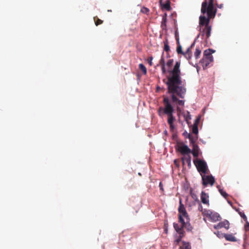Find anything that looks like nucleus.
Here are the masks:
<instances>
[{
  "label": "nucleus",
  "mask_w": 249,
  "mask_h": 249,
  "mask_svg": "<svg viewBox=\"0 0 249 249\" xmlns=\"http://www.w3.org/2000/svg\"><path fill=\"white\" fill-rule=\"evenodd\" d=\"M180 66V61H177L173 69L169 71L167 78L163 80L167 85L168 93L171 94L172 103L177 105V110L178 112L181 111L179 106L183 107L185 102L179 98H184L186 92L185 83L181 77Z\"/></svg>",
  "instance_id": "obj_1"
},
{
  "label": "nucleus",
  "mask_w": 249,
  "mask_h": 249,
  "mask_svg": "<svg viewBox=\"0 0 249 249\" xmlns=\"http://www.w3.org/2000/svg\"><path fill=\"white\" fill-rule=\"evenodd\" d=\"M201 12L202 14H207V17L200 16L199 17V25L200 27L209 25L211 18L215 17L216 9L214 7V0H205L202 3Z\"/></svg>",
  "instance_id": "obj_2"
},
{
  "label": "nucleus",
  "mask_w": 249,
  "mask_h": 249,
  "mask_svg": "<svg viewBox=\"0 0 249 249\" xmlns=\"http://www.w3.org/2000/svg\"><path fill=\"white\" fill-rule=\"evenodd\" d=\"M215 52V50L209 49L204 51L203 57L200 60V63L202 65L203 69H206L209 65L213 61V56L212 53Z\"/></svg>",
  "instance_id": "obj_3"
},
{
  "label": "nucleus",
  "mask_w": 249,
  "mask_h": 249,
  "mask_svg": "<svg viewBox=\"0 0 249 249\" xmlns=\"http://www.w3.org/2000/svg\"><path fill=\"white\" fill-rule=\"evenodd\" d=\"M174 108L173 106H170L168 105L167 107L165 109V114L168 116L167 122L169 125L170 129L173 130L175 129L174 122L175 121V118L173 116Z\"/></svg>",
  "instance_id": "obj_4"
},
{
  "label": "nucleus",
  "mask_w": 249,
  "mask_h": 249,
  "mask_svg": "<svg viewBox=\"0 0 249 249\" xmlns=\"http://www.w3.org/2000/svg\"><path fill=\"white\" fill-rule=\"evenodd\" d=\"M194 162L199 172H201L203 174L207 173L208 168L205 161L201 160H194Z\"/></svg>",
  "instance_id": "obj_5"
},
{
  "label": "nucleus",
  "mask_w": 249,
  "mask_h": 249,
  "mask_svg": "<svg viewBox=\"0 0 249 249\" xmlns=\"http://www.w3.org/2000/svg\"><path fill=\"white\" fill-rule=\"evenodd\" d=\"M179 212L178 218L179 221H180V217L183 218V217L186 218V220H189V216L186 210L184 207V205L182 203L181 200H179V206L178 209Z\"/></svg>",
  "instance_id": "obj_6"
},
{
  "label": "nucleus",
  "mask_w": 249,
  "mask_h": 249,
  "mask_svg": "<svg viewBox=\"0 0 249 249\" xmlns=\"http://www.w3.org/2000/svg\"><path fill=\"white\" fill-rule=\"evenodd\" d=\"M202 183L203 185L205 186H206L207 185L209 184L211 186L213 185L215 182V179L212 175H202Z\"/></svg>",
  "instance_id": "obj_7"
},
{
  "label": "nucleus",
  "mask_w": 249,
  "mask_h": 249,
  "mask_svg": "<svg viewBox=\"0 0 249 249\" xmlns=\"http://www.w3.org/2000/svg\"><path fill=\"white\" fill-rule=\"evenodd\" d=\"M182 155H189L191 153V150L186 145H184L183 143L178 144L177 147L176 148Z\"/></svg>",
  "instance_id": "obj_8"
},
{
  "label": "nucleus",
  "mask_w": 249,
  "mask_h": 249,
  "mask_svg": "<svg viewBox=\"0 0 249 249\" xmlns=\"http://www.w3.org/2000/svg\"><path fill=\"white\" fill-rule=\"evenodd\" d=\"M163 103L164 106V107H160L158 109V113L160 116H161L162 114L164 113L165 114V109L169 105L170 106H172L171 102L168 97L163 96Z\"/></svg>",
  "instance_id": "obj_9"
},
{
  "label": "nucleus",
  "mask_w": 249,
  "mask_h": 249,
  "mask_svg": "<svg viewBox=\"0 0 249 249\" xmlns=\"http://www.w3.org/2000/svg\"><path fill=\"white\" fill-rule=\"evenodd\" d=\"M206 216L210 218L211 221L215 222L219 221L221 219L220 215L217 213L209 212L206 214Z\"/></svg>",
  "instance_id": "obj_10"
},
{
  "label": "nucleus",
  "mask_w": 249,
  "mask_h": 249,
  "mask_svg": "<svg viewBox=\"0 0 249 249\" xmlns=\"http://www.w3.org/2000/svg\"><path fill=\"white\" fill-rule=\"evenodd\" d=\"M229 222L228 220H224L221 222H219L216 225H214L213 226V228L214 229L217 230L220 229L222 228H225L226 229L228 230L229 229Z\"/></svg>",
  "instance_id": "obj_11"
},
{
  "label": "nucleus",
  "mask_w": 249,
  "mask_h": 249,
  "mask_svg": "<svg viewBox=\"0 0 249 249\" xmlns=\"http://www.w3.org/2000/svg\"><path fill=\"white\" fill-rule=\"evenodd\" d=\"M211 30L212 27L210 25H207L206 27H204V28L202 29V35H205L206 38H209L211 36Z\"/></svg>",
  "instance_id": "obj_12"
},
{
  "label": "nucleus",
  "mask_w": 249,
  "mask_h": 249,
  "mask_svg": "<svg viewBox=\"0 0 249 249\" xmlns=\"http://www.w3.org/2000/svg\"><path fill=\"white\" fill-rule=\"evenodd\" d=\"M174 228L176 231L179 234V235H180L181 237H183L184 236V230H183V227L182 226V225H181V226H179L178 224L177 223H174Z\"/></svg>",
  "instance_id": "obj_13"
},
{
  "label": "nucleus",
  "mask_w": 249,
  "mask_h": 249,
  "mask_svg": "<svg viewBox=\"0 0 249 249\" xmlns=\"http://www.w3.org/2000/svg\"><path fill=\"white\" fill-rule=\"evenodd\" d=\"M201 200L204 204L209 205V196L203 191L201 194Z\"/></svg>",
  "instance_id": "obj_14"
},
{
  "label": "nucleus",
  "mask_w": 249,
  "mask_h": 249,
  "mask_svg": "<svg viewBox=\"0 0 249 249\" xmlns=\"http://www.w3.org/2000/svg\"><path fill=\"white\" fill-rule=\"evenodd\" d=\"M183 228H185L188 231H191L192 229V227L191 226L190 224L188 222V220H187L186 222H185L183 218H181L180 217V221Z\"/></svg>",
  "instance_id": "obj_15"
},
{
  "label": "nucleus",
  "mask_w": 249,
  "mask_h": 249,
  "mask_svg": "<svg viewBox=\"0 0 249 249\" xmlns=\"http://www.w3.org/2000/svg\"><path fill=\"white\" fill-rule=\"evenodd\" d=\"M222 236L226 239V240L231 242H235L236 241V238L231 234H221Z\"/></svg>",
  "instance_id": "obj_16"
},
{
  "label": "nucleus",
  "mask_w": 249,
  "mask_h": 249,
  "mask_svg": "<svg viewBox=\"0 0 249 249\" xmlns=\"http://www.w3.org/2000/svg\"><path fill=\"white\" fill-rule=\"evenodd\" d=\"M193 156L196 158L199 155V147L197 144L193 145V150L191 151Z\"/></svg>",
  "instance_id": "obj_17"
},
{
  "label": "nucleus",
  "mask_w": 249,
  "mask_h": 249,
  "mask_svg": "<svg viewBox=\"0 0 249 249\" xmlns=\"http://www.w3.org/2000/svg\"><path fill=\"white\" fill-rule=\"evenodd\" d=\"M183 164H184L185 161L187 162L188 166H190L191 164V157L190 155H187L186 156H184L181 159Z\"/></svg>",
  "instance_id": "obj_18"
},
{
  "label": "nucleus",
  "mask_w": 249,
  "mask_h": 249,
  "mask_svg": "<svg viewBox=\"0 0 249 249\" xmlns=\"http://www.w3.org/2000/svg\"><path fill=\"white\" fill-rule=\"evenodd\" d=\"M164 48L163 50L164 51H165L167 53V57H169V54L168 53V52L170 51V46L169 45V42L168 41V39L166 38L164 41Z\"/></svg>",
  "instance_id": "obj_19"
},
{
  "label": "nucleus",
  "mask_w": 249,
  "mask_h": 249,
  "mask_svg": "<svg viewBox=\"0 0 249 249\" xmlns=\"http://www.w3.org/2000/svg\"><path fill=\"white\" fill-rule=\"evenodd\" d=\"M188 138L189 139L190 143L192 144V145L196 144L195 143L198 138L197 135H195V136H194L191 134H188Z\"/></svg>",
  "instance_id": "obj_20"
},
{
  "label": "nucleus",
  "mask_w": 249,
  "mask_h": 249,
  "mask_svg": "<svg viewBox=\"0 0 249 249\" xmlns=\"http://www.w3.org/2000/svg\"><path fill=\"white\" fill-rule=\"evenodd\" d=\"M180 249H191V246L189 243L183 241Z\"/></svg>",
  "instance_id": "obj_21"
},
{
  "label": "nucleus",
  "mask_w": 249,
  "mask_h": 249,
  "mask_svg": "<svg viewBox=\"0 0 249 249\" xmlns=\"http://www.w3.org/2000/svg\"><path fill=\"white\" fill-rule=\"evenodd\" d=\"M176 39L177 40L178 45L177 48V52L178 54H182L183 53V52L182 50V47L181 45L179 44L178 38L177 37V36H176Z\"/></svg>",
  "instance_id": "obj_22"
},
{
  "label": "nucleus",
  "mask_w": 249,
  "mask_h": 249,
  "mask_svg": "<svg viewBox=\"0 0 249 249\" xmlns=\"http://www.w3.org/2000/svg\"><path fill=\"white\" fill-rule=\"evenodd\" d=\"M201 53V51L200 50L199 48H196V51L194 53V56L196 59H198L200 57V54Z\"/></svg>",
  "instance_id": "obj_23"
},
{
  "label": "nucleus",
  "mask_w": 249,
  "mask_h": 249,
  "mask_svg": "<svg viewBox=\"0 0 249 249\" xmlns=\"http://www.w3.org/2000/svg\"><path fill=\"white\" fill-rule=\"evenodd\" d=\"M162 8L169 11L171 9L170 4L169 1H166L164 4L162 5Z\"/></svg>",
  "instance_id": "obj_24"
},
{
  "label": "nucleus",
  "mask_w": 249,
  "mask_h": 249,
  "mask_svg": "<svg viewBox=\"0 0 249 249\" xmlns=\"http://www.w3.org/2000/svg\"><path fill=\"white\" fill-rule=\"evenodd\" d=\"M139 69L142 71L143 74H146L147 73V69L144 65L140 64L139 65Z\"/></svg>",
  "instance_id": "obj_25"
},
{
  "label": "nucleus",
  "mask_w": 249,
  "mask_h": 249,
  "mask_svg": "<svg viewBox=\"0 0 249 249\" xmlns=\"http://www.w3.org/2000/svg\"><path fill=\"white\" fill-rule=\"evenodd\" d=\"M94 20L95 21V23L96 26L101 24L103 22V20L98 18L97 17L94 18Z\"/></svg>",
  "instance_id": "obj_26"
},
{
  "label": "nucleus",
  "mask_w": 249,
  "mask_h": 249,
  "mask_svg": "<svg viewBox=\"0 0 249 249\" xmlns=\"http://www.w3.org/2000/svg\"><path fill=\"white\" fill-rule=\"evenodd\" d=\"M192 132L196 135H197V134L198 133V126H196V125H193Z\"/></svg>",
  "instance_id": "obj_27"
},
{
  "label": "nucleus",
  "mask_w": 249,
  "mask_h": 249,
  "mask_svg": "<svg viewBox=\"0 0 249 249\" xmlns=\"http://www.w3.org/2000/svg\"><path fill=\"white\" fill-rule=\"evenodd\" d=\"M219 192L224 198H226L228 197V194H227L226 192L223 191L222 189L219 188Z\"/></svg>",
  "instance_id": "obj_28"
},
{
  "label": "nucleus",
  "mask_w": 249,
  "mask_h": 249,
  "mask_svg": "<svg viewBox=\"0 0 249 249\" xmlns=\"http://www.w3.org/2000/svg\"><path fill=\"white\" fill-rule=\"evenodd\" d=\"M182 54L188 60H190L191 58L192 53H188L187 52H184V53L183 52Z\"/></svg>",
  "instance_id": "obj_29"
},
{
  "label": "nucleus",
  "mask_w": 249,
  "mask_h": 249,
  "mask_svg": "<svg viewBox=\"0 0 249 249\" xmlns=\"http://www.w3.org/2000/svg\"><path fill=\"white\" fill-rule=\"evenodd\" d=\"M163 53H162V56L159 62L160 64L161 65V66L165 65V60L163 57Z\"/></svg>",
  "instance_id": "obj_30"
},
{
  "label": "nucleus",
  "mask_w": 249,
  "mask_h": 249,
  "mask_svg": "<svg viewBox=\"0 0 249 249\" xmlns=\"http://www.w3.org/2000/svg\"><path fill=\"white\" fill-rule=\"evenodd\" d=\"M141 12L143 14H148V13L149 12V10L148 8L146 7H143L142 8Z\"/></svg>",
  "instance_id": "obj_31"
},
{
  "label": "nucleus",
  "mask_w": 249,
  "mask_h": 249,
  "mask_svg": "<svg viewBox=\"0 0 249 249\" xmlns=\"http://www.w3.org/2000/svg\"><path fill=\"white\" fill-rule=\"evenodd\" d=\"M239 214L244 220L245 221H247V217L244 212H239Z\"/></svg>",
  "instance_id": "obj_32"
},
{
  "label": "nucleus",
  "mask_w": 249,
  "mask_h": 249,
  "mask_svg": "<svg viewBox=\"0 0 249 249\" xmlns=\"http://www.w3.org/2000/svg\"><path fill=\"white\" fill-rule=\"evenodd\" d=\"M191 195L192 197L193 198L194 200H195L196 201L199 202V199H198L197 196L195 194L191 193Z\"/></svg>",
  "instance_id": "obj_33"
},
{
  "label": "nucleus",
  "mask_w": 249,
  "mask_h": 249,
  "mask_svg": "<svg viewBox=\"0 0 249 249\" xmlns=\"http://www.w3.org/2000/svg\"><path fill=\"white\" fill-rule=\"evenodd\" d=\"M200 120V116H198L196 120L193 124V125H196V126H198V124L199 123Z\"/></svg>",
  "instance_id": "obj_34"
},
{
  "label": "nucleus",
  "mask_w": 249,
  "mask_h": 249,
  "mask_svg": "<svg viewBox=\"0 0 249 249\" xmlns=\"http://www.w3.org/2000/svg\"><path fill=\"white\" fill-rule=\"evenodd\" d=\"M173 62H174V60L173 59H169L167 61L166 65L168 67H171L173 65Z\"/></svg>",
  "instance_id": "obj_35"
},
{
  "label": "nucleus",
  "mask_w": 249,
  "mask_h": 249,
  "mask_svg": "<svg viewBox=\"0 0 249 249\" xmlns=\"http://www.w3.org/2000/svg\"><path fill=\"white\" fill-rule=\"evenodd\" d=\"M246 222V224L245 225V230L246 231H248L249 230V222L247 220Z\"/></svg>",
  "instance_id": "obj_36"
},
{
  "label": "nucleus",
  "mask_w": 249,
  "mask_h": 249,
  "mask_svg": "<svg viewBox=\"0 0 249 249\" xmlns=\"http://www.w3.org/2000/svg\"><path fill=\"white\" fill-rule=\"evenodd\" d=\"M214 234H215L219 238H223L224 237V236H222V235H221V234H223L222 233H221L220 232H219V231H217L216 232H214Z\"/></svg>",
  "instance_id": "obj_37"
},
{
  "label": "nucleus",
  "mask_w": 249,
  "mask_h": 249,
  "mask_svg": "<svg viewBox=\"0 0 249 249\" xmlns=\"http://www.w3.org/2000/svg\"><path fill=\"white\" fill-rule=\"evenodd\" d=\"M152 59H153V57L151 56V57H149L148 59H147V61L149 64V65L150 66H152Z\"/></svg>",
  "instance_id": "obj_38"
},
{
  "label": "nucleus",
  "mask_w": 249,
  "mask_h": 249,
  "mask_svg": "<svg viewBox=\"0 0 249 249\" xmlns=\"http://www.w3.org/2000/svg\"><path fill=\"white\" fill-rule=\"evenodd\" d=\"M161 67L162 73L163 74L165 73L166 72V69H165V66H161Z\"/></svg>",
  "instance_id": "obj_39"
},
{
  "label": "nucleus",
  "mask_w": 249,
  "mask_h": 249,
  "mask_svg": "<svg viewBox=\"0 0 249 249\" xmlns=\"http://www.w3.org/2000/svg\"><path fill=\"white\" fill-rule=\"evenodd\" d=\"M187 113H188V115L186 116V118H185V120L186 121H188V120H190L191 119V116L189 114V112H188Z\"/></svg>",
  "instance_id": "obj_40"
},
{
  "label": "nucleus",
  "mask_w": 249,
  "mask_h": 249,
  "mask_svg": "<svg viewBox=\"0 0 249 249\" xmlns=\"http://www.w3.org/2000/svg\"><path fill=\"white\" fill-rule=\"evenodd\" d=\"M182 237H180V235H179V237L178 239H177L176 240V242H177V243H179L180 242V241H181V239H182Z\"/></svg>",
  "instance_id": "obj_41"
},
{
  "label": "nucleus",
  "mask_w": 249,
  "mask_h": 249,
  "mask_svg": "<svg viewBox=\"0 0 249 249\" xmlns=\"http://www.w3.org/2000/svg\"><path fill=\"white\" fill-rule=\"evenodd\" d=\"M214 4H215L217 6V7L218 8H222L223 7V4H218L217 3H215L214 2Z\"/></svg>",
  "instance_id": "obj_42"
},
{
  "label": "nucleus",
  "mask_w": 249,
  "mask_h": 249,
  "mask_svg": "<svg viewBox=\"0 0 249 249\" xmlns=\"http://www.w3.org/2000/svg\"><path fill=\"white\" fill-rule=\"evenodd\" d=\"M188 134H190V133H188L187 132H184L183 133V136L185 137V138H188Z\"/></svg>",
  "instance_id": "obj_43"
},
{
  "label": "nucleus",
  "mask_w": 249,
  "mask_h": 249,
  "mask_svg": "<svg viewBox=\"0 0 249 249\" xmlns=\"http://www.w3.org/2000/svg\"><path fill=\"white\" fill-rule=\"evenodd\" d=\"M185 52H187L188 53H191V48L189 47L187 50Z\"/></svg>",
  "instance_id": "obj_44"
},
{
  "label": "nucleus",
  "mask_w": 249,
  "mask_h": 249,
  "mask_svg": "<svg viewBox=\"0 0 249 249\" xmlns=\"http://www.w3.org/2000/svg\"><path fill=\"white\" fill-rule=\"evenodd\" d=\"M159 187H160V190H163V186H162V184L161 182H160V183Z\"/></svg>",
  "instance_id": "obj_45"
},
{
  "label": "nucleus",
  "mask_w": 249,
  "mask_h": 249,
  "mask_svg": "<svg viewBox=\"0 0 249 249\" xmlns=\"http://www.w3.org/2000/svg\"><path fill=\"white\" fill-rule=\"evenodd\" d=\"M198 209L200 210V211H202V209H203V208H202V206H201V204L199 205V207H198Z\"/></svg>",
  "instance_id": "obj_46"
},
{
  "label": "nucleus",
  "mask_w": 249,
  "mask_h": 249,
  "mask_svg": "<svg viewBox=\"0 0 249 249\" xmlns=\"http://www.w3.org/2000/svg\"><path fill=\"white\" fill-rule=\"evenodd\" d=\"M178 162V160H174V163H175L176 165H178V164H177Z\"/></svg>",
  "instance_id": "obj_47"
},
{
  "label": "nucleus",
  "mask_w": 249,
  "mask_h": 249,
  "mask_svg": "<svg viewBox=\"0 0 249 249\" xmlns=\"http://www.w3.org/2000/svg\"><path fill=\"white\" fill-rule=\"evenodd\" d=\"M195 45V43L194 42L190 47V48H191V49H192V48Z\"/></svg>",
  "instance_id": "obj_48"
},
{
  "label": "nucleus",
  "mask_w": 249,
  "mask_h": 249,
  "mask_svg": "<svg viewBox=\"0 0 249 249\" xmlns=\"http://www.w3.org/2000/svg\"><path fill=\"white\" fill-rule=\"evenodd\" d=\"M235 210L236 212H237L239 213V212H241L239 209H235Z\"/></svg>",
  "instance_id": "obj_49"
},
{
  "label": "nucleus",
  "mask_w": 249,
  "mask_h": 249,
  "mask_svg": "<svg viewBox=\"0 0 249 249\" xmlns=\"http://www.w3.org/2000/svg\"><path fill=\"white\" fill-rule=\"evenodd\" d=\"M228 203H229V204H230L231 205V201H228Z\"/></svg>",
  "instance_id": "obj_50"
}]
</instances>
